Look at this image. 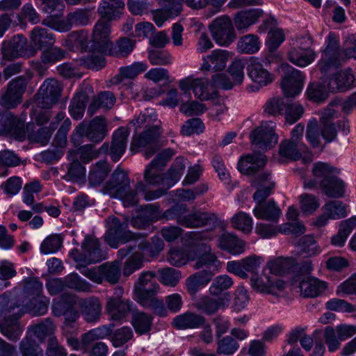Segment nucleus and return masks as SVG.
Returning a JSON list of instances; mask_svg holds the SVG:
<instances>
[{"label": "nucleus", "instance_id": "69168bd1", "mask_svg": "<svg viewBox=\"0 0 356 356\" xmlns=\"http://www.w3.org/2000/svg\"><path fill=\"white\" fill-rule=\"evenodd\" d=\"M231 223L234 229H238L245 234H249L252 229V218L246 213L240 211L236 213L231 219Z\"/></svg>", "mask_w": 356, "mask_h": 356}, {"label": "nucleus", "instance_id": "bb28decb", "mask_svg": "<svg viewBox=\"0 0 356 356\" xmlns=\"http://www.w3.org/2000/svg\"><path fill=\"white\" fill-rule=\"evenodd\" d=\"M179 86L185 95H190V90L193 91L195 97L202 100L208 97V81L206 79L186 78L179 81Z\"/></svg>", "mask_w": 356, "mask_h": 356}, {"label": "nucleus", "instance_id": "6ab92c4d", "mask_svg": "<svg viewBox=\"0 0 356 356\" xmlns=\"http://www.w3.org/2000/svg\"><path fill=\"white\" fill-rule=\"evenodd\" d=\"M213 236L209 232H189L182 238L183 243L188 247L193 248L200 255L211 252V248L208 242Z\"/></svg>", "mask_w": 356, "mask_h": 356}, {"label": "nucleus", "instance_id": "9d476101", "mask_svg": "<svg viewBox=\"0 0 356 356\" xmlns=\"http://www.w3.org/2000/svg\"><path fill=\"white\" fill-rule=\"evenodd\" d=\"M209 29L213 39L220 46L229 45L236 38L232 22L227 16L216 19L209 25Z\"/></svg>", "mask_w": 356, "mask_h": 356}, {"label": "nucleus", "instance_id": "f704fd0d", "mask_svg": "<svg viewBox=\"0 0 356 356\" xmlns=\"http://www.w3.org/2000/svg\"><path fill=\"white\" fill-rule=\"evenodd\" d=\"M307 152V147L302 142L285 140L280 145L279 153L282 158L296 161Z\"/></svg>", "mask_w": 356, "mask_h": 356}, {"label": "nucleus", "instance_id": "9b49d317", "mask_svg": "<svg viewBox=\"0 0 356 356\" xmlns=\"http://www.w3.org/2000/svg\"><path fill=\"white\" fill-rule=\"evenodd\" d=\"M26 84V79L24 76L13 79L8 84L6 91L0 97V105L7 109L15 108L22 101Z\"/></svg>", "mask_w": 356, "mask_h": 356}, {"label": "nucleus", "instance_id": "4d7b16f0", "mask_svg": "<svg viewBox=\"0 0 356 356\" xmlns=\"http://www.w3.org/2000/svg\"><path fill=\"white\" fill-rule=\"evenodd\" d=\"M299 254L304 257L316 255L318 252V246L314 238L311 235H305L297 243Z\"/></svg>", "mask_w": 356, "mask_h": 356}, {"label": "nucleus", "instance_id": "37998d69", "mask_svg": "<svg viewBox=\"0 0 356 356\" xmlns=\"http://www.w3.org/2000/svg\"><path fill=\"white\" fill-rule=\"evenodd\" d=\"M218 247L232 254H238L244 251V242L234 234L225 233L219 237Z\"/></svg>", "mask_w": 356, "mask_h": 356}, {"label": "nucleus", "instance_id": "79ce46f5", "mask_svg": "<svg viewBox=\"0 0 356 356\" xmlns=\"http://www.w3.org/2000/svg\"><path fill=\"white\" fill-rule=\"evenodd\" d=\"M34 129L35 126L33 124H28L25 128L26 136L28 137L31 142L46 145L50 139L54 130L56 129V126L54 123H51L49 127H41L36 131Z\"/></svg>", "mask_w": 356, "mask_h": 356}, {"label": "nucleus", "instance_id": "20e7f679", "mask_svg": "<svg viewBox=\"0 0 356 356\" xmlns=\"http://www.w3.org/2000/svg\"><path fill=\"white\" fill-rule=\"evenodd\" d=\"M108 230L105 234V240L108 244L114 248H117L119 243H127L132 240H136L140 237L147 236L146 233L134 234L127 230V222H121L115 216H110L106 220Z\"/></svg>", "mask_w": 356, "mask_h": 356}, {"label": "nucleus", "instance_id": "338daca9", "mask_svg": "<svg viewBox=\"0 0 356 356\" xmlns=\"http://www.w3.org/2000/svg\"><path fill=\"white\" fill-rule=\"evenodd\" d=\"M159 286L157 283L152 284V286L141 287L134 286V291L138 302L143 306H147L150 300L155 299V294Z\"/></svg>", "mask_w": 356, "mask_h": 356}, {"label": "nucleus", "instance_id": "c9c22d12", "mask_svg": "<svg viewBox=\"0 0 356 356\" xmlns=\"http://www.w3.org/2000/svg\"><path fill=\"white\" fill-rule=\"evenodd\" d=\"M124 8V3L122 0H103L98 7L97 12L103 18L111 21L119 18Z\"/></svg>", "mask_w": 356, "mask_h": 356}, {"label": "nucleus", "instance_id": "de8ad7c7", "mask_svg": "<svg viewBox=\"0 0 356 356\" xmlns=\"http://www.w3.org/2000/svg\"><path fill=\"white\" fill-rule=\"evenodd\" d=\"M111 168L106 161H99L90 170L88 181L90 186L101 184L107 177Z\"/></svg>", "mask_w": 356, "mask_h": 356}, {"label": "nucleus", "instance_id": "a878e982", "mask_svg": "<svg viewBox=\"0 0 356 356\" xmlns=\"http://www.w3.org/2000/svg\"><path fill=\"white\" fill-rule=\"evenodd\" d=\"M159 1L162 9L154 12V20L160 26L168 18L177 16L182 10V5L181 0Z\"/></svg>", "mask_w": 356, "mask_h": 356}, {"label": "nucleus", "instance_id": "1a4fd4ad", "mask_svg": "<svg viewBox=\"0 0 356 356\" xmlns=\"http://www.w3.org/2000/svg\"><path fill=\"white\" fill-rule=\"evenodd\" d=\"M280 69L283 73L281 86L284 95L288 97H294L302 89L304 75L300 70L295 69L288 63H282Z\"/></svg>", "mask_w": 356, "mask_h": 356}, {"label": "nucleus", "instance_id": "49530a36", "mask_svg": "<svg viewBox=\"0 0 356 356\" xmlns=\"http://www.w3.org/2000/svg\"><path fill=\"white\" fill-rule=\"evenodd\" d=\"M145 70V64L140 62L134 63L131 65L122 67L120 69L119 73L111 79V82L112 84H119L124 79L135 78L138 74L144 72Z\"/></svg>", "mask_w": 356, "mask_h": 356}, {"label": "nucleus", "instance_id": "2eb2a0df", "mask_svg": "<svg viewBox=\"0 0 356 356\" xmlns=\"http://www.w3.org/2000/svg\"><path fill=\"white\" fill-rule=\"evenodd\" d=\"M215 297L202 296L194 303V307L197 311L211 316L219 309H224L229 306L231 300L229 293L226 292L219 297Z\"/></svg>", "mask_w": 356, "mask_h": 356}, {"label": "nucleus", "instance_id": "473e14b6", "mask_svg": "<svg viewBox=\"0 0 356 356\" xmlns=\"http://www.w3.org/2000/svg\"><path fill=\"white\" fill-rule=\"evenodd\" d=\"M227 60V51L216 49L204 58V63L201 69L203 71H221L225 68Z\"/></svg>", "mask_w": 356, "mask_h": 356}, {"label": "nucleus", "instance_id": "5701e85b", "mask_svg": "<svg viewBox=\"0 0 356 356\" xmlns=\"http://www.w3.org/2000/svg\"><path fill=\"white\" fill-rule=\"evenodd\" d=\"M56 325L50 318H46L40 322L28 327L26 335L34 336L39 342L42 343L48 337H56L55 332Z\"/></svg>", "mask_w": 356, "mask_h": 356}, {"label": "nucleus", "instance_id": "09e8293b", "mask_svg": "<svg viewBox=\"0 0 356 356\" xmlns=\"http://www.w3.org/2000/svg\"><path fill=\"white\" fill-rule=\"evenodd\" d=\"M88 96L85 92H77L71 99L68 111L71 117L75 120H81L85 113Z\"/></svg>", "mask_w": 356, "mask_h": 356}, {"label": "nucleus", "instance_id": "0e129e2a", "mask_svg": "<svg viewBox=\"0 0 356 356\" xmlns=\"http://www.w3.org/2000/svg\"><path fill=\"white\" fill-rule=\"evenodd\" d=\"M134 337L132 329L128 326H124L115 330L110 337L113 346L115 348L122 347Z\"/></svg>", "mask_w": 356, "mask_h": 356}, {"label": "nucleus", "instance_id": "052dcab7", "mask_svg": "<svg viewBox=\"0 0 356 356\" xmlns=\"http://www.w3.org/2000/svg\"><path fill=\"white\" fill-rule=\"evenodd\" d=\"M108 144L104 143L99 149H96L92 144H88L79 147L76 150V154L83 163H88L91 160L96 159L101 152H107L108 150Z\"/></svg>", "mask_w": 356, "mask_h": 356}, {"label": "nucleus", "instance_id": "f3484780", "mask_svg": "<svg viewBox=\"0 0 356 356\" xmlns=\"http://www.w3.org/2000/svg\"><path fill=\"white\" fill-rule=\"evenodd\" d=\"M130 186V179L123 170L118 168L112 173L110 179L105 184L102 192L112 198H118Z\"/></svg>", "mask_w": 356, "mask_h": 356}, {"label": "nucleus", "instance_id": "bf43d9fd", "mask_svg": "<svg viewBox=\"0 0 356 356\" xmlns=\"http://www.w3.org/2000/svg\"><path fill=\"white\" fill-rule=\"evenodd\" d=\"M146 190V185L139 181L136 184L134 189H131L130 186L124 191L120 195H118V198H120L123 204L125 207H133L138 203L139 197L138 191L145 192Z\"/></svg>", "mask_w": 356, "mask_h": 356}, {"label": "nucleus", "instance_id": "3c124183", "mask_svg": "<svg viewBox=\"0 0 356 356\" xmlns=\"http://www.w3.org/2000/svg\"><path fill=\"white\" fill-rule=\"evenodd\" d=\"M102 281L105 280L110 284L118 282L121 275V264L115 260L113 262H106L99 266Z\"/></svg>", "mask_w": 356, "mask_h": 356}, {"label": "nucleus", "instance_id": "39448f33", "mask_svg": "<svg viewBox=\"0 0 356 356\" xmlns=\"http://www.w3.org/2000/svg\"><path fill=\"white\" fill-rule=\"evenodd\" d=\"M81 252L74 248L70 252L71 258L76 263L95 264L106 259V252L100 248L99 240L87 236L81 244Z\"/></svg>", "mask_w": 356, "mask_h": 356}, {"label": "nucleus", "instance_id": "c03bdc74", "mask_svg": "<svg viewBox=\"0 0 356 356\" xmlns=\"http://www.w3.org/2000/svg\"><path fill=\"white\" fill-rule=\"evenodd\" d=\"M270 273L275 275H284L293 271L296 267V261L291 257H278L268 262Z\"/></svg>", "mask_w": 356, "mask_h": 356}, {"label": "nucleus", "instance_id": "4c0bfd02", "mask_svg": "<svg viewBox=\"0 0 356 356\" xmlns=\"http://www.w3.org/2000/svg\"><path fill=\"white\" fill-rule=\"evenodd\" d=\"M254 216L258 219L276 222L281 215L280 209L273 200L259 204L253 209Z\"/></svg>", "mask_w": 356, "mask_h": 356}, {"label": "nucleus", "instance_id": "4468645a", "mask_svg": "<svg viewBox=\"0 0 356 356\" xmlns=\"http://www.w3.org/2000/svg\"><path fill=\"white\" fill-rule=\"evenodd\" d=\"M0 134L22 141L26 138L24 122L10 112L0 113Z\"/></svg>", "mask_w": 356, "mask_h": 356}, {"label": "nucleus", "instance_id": "cd10ccee", "mask_svg": "<svg viewBox=\"0 0 356 356\" xmlns=\"http://www.w3.org/2000/svg\"><path fill=\"white\" fill-rule=\"evenodd\" d=\"M261 9H250L238 12L234 17L236 29L241 33L248 31V28L255 24L262 17Z\"/></svg>", "mask_w": 356, "mask_h": 356}, {"label": "nucleus", "instance_id": "423d86ee", "mask_svg": "<svg viewBox=\"0 0 356 356\" xmlns=\"http://www.w3.org/2000/svg\"><path fill=\"white\" fill-rule=\"evenodd\" d=\"M176 151L170 147L161 149L147 165L144 172L145 182L151 185H159L164 179L163 174L159 173L172 159Z\"/></svg>", "mask_w": 356, "mask_h": 356}, {"label": "nucleus", "instance_id": "a18cd8bd", "mask_svg": "<svg viewBox=\"0 0 356 356\" xmlns=\"http://www.w3.org/2000/svg\"><path fill=\"white\" fill-rule=\"evenodd\" d=\"M153 317L145 312H136L132 314L131 325L140 335L148 333L152 326Z\"/></svg>", "mask_w": 356, "mask_h": 356}, {"label": "nucleus", "instance_id": "b1692460", "mask_svg": "<svg viewBox=\"0 0 356 356\" xmlns=\"http://www.w3.org/2000/svg\"><path fill=\"white\" fill-rule=\"evenodd\" d=\"M266 163V157L261 154L243 156L238 163V170L247 175H254Z\"/></svg>", "mask_w": 356, "mask_h": 356}, {"label": "nucleus", "instance_id": "c85d7f7f", "mask_svg": "<svg viewBox=\"0 0 356 356\" xmlns=\"http://www.w3.org/2000/svg\"><path fill=\"white\" fill-rule=\"evenodd\" d=\"M211 269H202L191 275L186 281V286L190 295L194 296L201 287L207 285L214 275Z\"/></svg>", "mask_w": 356, "mask_h": 356}, {"label": "nucleus", "instance_id": "f03ea898", "mask_svg": "<svg viewBox=\"0 0 356 356\" xmlns=\"http://www.w3.org/2000/svg\"><path fill=\"white\" fill-rule=\"evenodd\" d=\"M163 134L161 122L149 126L138 134L134 135L130 149L132 152H143L145 158L152 156L161 147L159 140Z\"/></svg>", "mask_w": 356, "mask_h": 356}, {"label": "nucleus", "instance_id": "ddd939ff", "mask_svg": "<svg viewBox=\"0 0 356 356\" xmlns=\"http://www.w3.org/2000/svg\"><path fill=\"white\" fill-rule=\"evenodd\" d=\"M182 226L187 228H200L207 227L208 229L213 230L219 227L221 220L214 213L196 211L185 215L182 219Z\"/></svg>", "mask_w": 356, "mask_h": 356}, {"label": "nucleus", "instance_id": "2f4dec72", "mask_svg": "<svg viewBox=\"0 0 356 356\" xmlns=\"http://www.w3.org/2000/svg\"><path fill=\"white\" fill-rule=\"evenodd\" d=\"M129 131L127 127H120L113 134L111 145V156L113 161H118L124 154Z\"/></svg>", "mask_w": 356, "mask_h": 356}, {"label": "nucleus", "instance_id": "ea45409f", "mask_svg": "<svg viewBox=\"0 0 356 356\" xmlns=\"http://www.w3.org/2000/svg\"><path fill=\"white\" fill-rule=\"evenodd\" d=\"M186 168V159L182 156H178L165 174H163L164 179L160 184L166 185L167 188H171L177 183Z\"/></svg>", "mask_w": 356, "mask_h": 356}, {"label": "nucleus", "instance_id": "7c9ffc66", "mask_svg": "<svg viewBox=\"0 0 356 356\" xmlns=\"http://www.w3.org/2000/svg\"><path fill=\"white\" fill-rule=\"evenodd\" d=\"M248 76L261 86H267L273 80V75L264 67L257 58H252L248 66Z\"/></svg>", "mask_w": 356, "mask_h": 356}, {"label": "nucleus", "instance_id": "58836bf2", "mask_svg": "<svg viewBox=\"0 0 356 356\" xmlns=\"http://www.w3.org/2000/svg\"><path fill=\"white\" fill-rule=\"evenodd\" d=\"M301 293L307 298H315L326 289V284L312 276L303 277L300 282Z\"/></svg>", "mask_w": 356, "mask_h": 356}, {"label": "nucleus", "instance_id": "603ef678", "mask_svg": "<svg viewBox=\"0 0 356 356\" xmlns=\"http://www.w3.org/2000/svg\"><path fill=\"white\" fill-rule=\"evenodd\" d=\"M356 229V216L343 220L339 225L338 233L332 236L331 242L333 245L343 246L350 232Z\"/></svg>", "mask_w": 356, "mask_h": 356}, {"label": "nucleus", "instance_id": "6e6552de", "mask_svg": "<svg viewBox=\"0 0 356 356\" xmlns=\"http://www.w3.org/2000/svg\"><path fill=\"white\" fill-rule=\"evenodd\" d=\"M1 54L3 59L12 60L19 57H31L36 51L28 49L27 39L22 34L14 35L1 44Z\"/></svg>", "mask_w": 356, "mask_h": 356}, {"label": "nucleus", "instance_id": "8fccbe9b", "mask_svg": "<svg viewBox=\"0 0 356 356\" xmlns=\"http://www.w3.org/2000/svg\"><path fill=\"white\" fill-rule=\"evenodd\" d=\"M76 296L66 293L62 294L56 301H54L52 306V313L56 317H60L67 312L75 307L76 304Z\"/></svg>", "mask_w": 356, "mask_h": 356}, {"label": "nucleus", "instance_id": "13d9d810", "mask_svg": "<svg viewBox=\"0 0 356 356\" xmlns=\"http://www.w3.org/2000/svg\"><path fill=\"white\" fill-rule=\"evenodd\" d=\"M234 284L232 279L227 275L217 276L209 286V292L212 296H220L224 291L230 289Z\"/></svg>", "mask_w": 356, "mask_h": 356}, {"label": "nucleus", "instance_id": "864d4df0", "mask_svg": "<svg viewBox=\"0 0 356 356\" xmlns=\"http://www.w3.org/2000/svg\"><path fill=\"white\" fill-rule=\"evenodd\" d=\"M23 315L20 305L10 300L9 296L3 293L0 296V316L21 318Z\"/></svg>", "mask_w": 356, "mask_h": 356}, {"label": "nucleus", "instance_id": "c756f323", "mask_svg": "<svg viewBox=\"0 0 356 356\" xmlns=\"http://www.w3.org/2000/svg\"><path fill=\"white\" fill-rule=\"evenodd\" d=\"M31 44L33 50L52 47L55 42L54 35L45 28L35 26L30 33Z\"/></svg>", "mask_w": 356, "mask_h": 356}, {"label": "nucleus", "instance_id": "0eeeda50", "mask_svg": "<svg viewBox=\"0 0 356 356\" xmlns=\"http://www.w3.org/2000/svg\"><path fill=\"white\" fill-rule=\"evenodd\" d=\"M342 53L336 35L330 33L327 37V47L318 65L321 72L326 74L336 70L341 63Z\"/></svg>", "mask_w": 356, "mask_h": 356}, {"label": "nucleus", "instance_id": "e2e57ef3", "mask_svg": "<svg viewBox=\"0 0 356 356\" xmlns=\"http://www.w3.org/2000/svg\"><path fill=\"white\" fill-rule=\"evenodd\" d=\"M65 287L78 292H90L91 284L83 280L77 273H73L64 277Z\"/></svg>", "mask_w": 356, "mask_h": 356}, {"label": "nucleus", "instance_id": "dca6fc26", "mask_svg": "<svg viewBox=\"0 0 356 356\" xmlns=\"http://www.w3.org/2000/svg\"><path fill=\"white\" fill-rule=\"evenodd\" d=\"M250 138L254 148L267 150L273 148L277 143L278 137L275 129L268 124H262L254 129Z\"/></svg>", "mask_w": 356, "mask_h": 356}, {"label": "nucleus", "instance_id": "6e6d98bb", "mask_svg": "<svg viewBox=\"0 0 356 356\" xmlns=\"http://www.w3.org/2000/svg\"><path fill=\"white\" fill-rule=\"evenodd\" d=\"M289 60L299 67H305L310 64L315 58L314 51H305L292 48L288 53Z\"/></svg>", "mask_w": 356, "mask_h": 356}, {"label": "nucleus", "instance_id": "aec40b11", "mask_svg": "<svg viewBox=\"0 0 356 356\" xmlns=\"http://www.w3.org/2000/svg\"><path fill=\"white\" fill-rule=\"evenodd\" d=\"M133 303L119 296L108 297L106 311L113 321H122L133 309Z\"/></svg>", "mask_w": 356, "mask_h": 356}, {"label": "nucleus", "instance_id": "e433bc0d", "mask_svg": "<svg viewBox=\"0 0 356 356\" xmlns=\"http://www.w3.org/2000/svg\"><path fill=\"white\" fill-rule=\"evenodd\" d=\"M206 318L201 314L186 312L176 316L172 321L174 327L179 329H193L203 325Z\"/></svg>", "mask_w": 356, "mask_h": 356}, {"label": "nucleus", "instance_id": "393cba45", "mask_svg": "<svg viewBox=\"0 0 356 356\" xmlns=\"http://www.w3.org/2000/svg\"><path fill=\"white\" fill-rule=\"evenodd\" d=\"M80 311L83 319L88 323H95L100 318L102 314V303L99 299L91 296L81 300Z\"/></svg>", "mask_w": 356, "mask_h": 356}, {"label": "nucleus", "instance_id": "774afa93", "mask_svg": "<svg viewBox=\"0 0 356 356\" xmlns=\"http://www.w3.org/2000/svg\"><path fill=\"white\" fill-rule=\"evenodd\" d=\"M66 24L69 26V31L74 26H86L90 22L88 11L83 9H79L70 13L65 19Z\"/></svg>", "mask_w": 356, "mask_h": 356}, {"label": "nucleus", "instance_id": "412c9836", "mask_svg": "<svg viewBox=\"0 0 356 356\" xmlns=\"http://www.w3.org/2000/svg\"><path fill=\"white\" fill-rule=\"evenodd\" d=\"M89 38L88 31L85 30L75 31L68 34L64 44L72 51H95L93 49L92 40Z\"/></svg>", "mask_w": 356, "mask_h": 356}, {"label": "nucleus", "instance_id": "a211bd4d", "mask_svg": "<svg viewBox=\"0 0 356 356\" xmlns=\"http://www.w3.org/2000/svg\"><path fill=\"white\" fill-rule=\"evenodd\" d=\"M111 24L109 22L100 19L95 26L92 44L93 49L98 53H106L112 47L110 38Z\"/></svg>", "mask_w": 356, "mask_h": 356}, {"label": "nucleus", "instance_id": "4be33fe9", "mask_svg": "<svg viewBox=\"0 0 356 356\" xmlns=\"http://www.w3.org/2000/svg\"><path fill=\"white\" fill-rule=\"evenodd\" d=\"M250 282L252 288L257 292L273 295L275 294V290L283 291L286 286L283 280L266 275L260 277H252Z\"/></svg>", "mask_w": 356, "mask_h": 356}, {"label": "nucleus", "instance_id": "a19ab883", "mask_svg": "<svg viewBox=\"0 0 356 356\" xmlns=\"http://www.w3.org/2000/svg\"><path fill=\"white\" fill-rule=\"evenodd\" d=\"M19 318L16 316L6 317L0 321V331L9 340L17 341L19 339L23 327L20 325Z\"/></svg>", "mask_w": 356, "mask_h": 356}, {"label": "nucleus", "instance_id": "f257e3e1", "mask_svg": "<svg viewBox=\"0 0 356 356\" xmlns=\"http://www.w3.org/2000/svg\"><path fill=\"white\" fill-rule=\"evenodd\" d=\"M312 173L325 195L332 198L343 196L344 185L343 181L337 177L339 173L337 169L328 163L318 162L314 164Z\"/></svg>", "mask_w": 356, "mask_h": 356}, {"label": "nucleus", "instance_id": "5fc2aeb1", "mask_svg": "<svg viewBox=\"0 0 356 356\" xmlns=\"http://www.w3.org/2000/svg\"><path fill=\"white\" fill-rule=\"evenodd\" d=\"M21 356H44L40 344L31 335H26L19 343Z\"/></svg>", "mask_w": 356, "mask_h": 356}, {"label": "nucleus", "instance_id": "72a5a7b5", "mask_svg": "<svg viewBox=\"0 0 356 356\" xmlns=\"http://www.w3.org/2000/svg\"><path fill=\"white\" fill-rule=\"evenodd\" d=\"M355 76L351 69L340 72L330 79L328 88L332 92L345 91L353 86Z\"/></svg>", "mask_w": 356, "mask_h": 356}, {"label": "nucleus", "instance_id": "680f3d73", "mask_svg": "<svg viewBox=\"0 0 356 356\" xmlns=\"http://www.w3.org/2000/svg\"><path fill=\"white\" fill-rule=\"evenodd\" d=\"M260 42L257 35L248 34L243 36L237 44L239 52L243 54H254L259 51Z\"/></svg>", "mask_w": 356, "mask_h": 356}, {"label": "nucleus", "instance_id": "7ed1b4c3", "mask_svg": "<svg viewBox=\"0 0 356 356\" xmlns=\"http://www.w3.org/2000/svg\"><path fill=\"white\" fill-rule=\"evenodd\" d=\"M106 120L102 115L94 118L88 122L84 120L74 129L71 136V141L76 147L82 143L83 137L93 143H99L106 135Z\"/></svg>", "mask_w": 356, "mask_h": 356}, {"label": "nucleus", "instance_id": "f8f14e48", "mask_svg": "<svg viewBox=\"0 0 356 356\" xmlns=\"http://www.w3.org/2000/svg\"><path fill=\"white\" fill-rule=\"evenodd\" d=\"M61 90V86L56 79H46L36 94L39 106L46 109L51 108L58 102Z\"/></svg>", "mask_w": 356, "mask_h": 356}]
</instances>
